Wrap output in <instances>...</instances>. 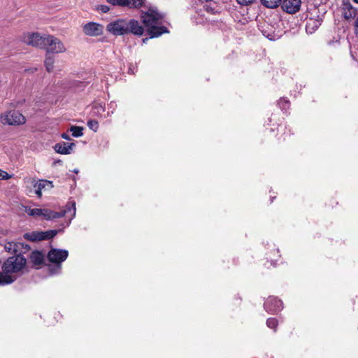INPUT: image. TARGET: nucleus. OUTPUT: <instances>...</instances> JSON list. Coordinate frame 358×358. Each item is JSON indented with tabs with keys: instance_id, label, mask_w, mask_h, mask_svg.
Returning <instances> with one entry per match:
<instances>
[{
	"instance_id": "obj_1",
	"label": "nucleus",
	"mask_w": 358,
	"mask_h": 358,
	"mask_svg": "<svg viewBox=\"0 0 358 358\" xmlns=\"http://www.w3.org/2000/svg\"><path fill=\"white\" fill-rule=\"evenodd\" d=\"M27 259L22 255L8 257L2 265V272H0V285L12 283L16 279L14 275L21 271L26 266Z\"/></svg>"
},
{
	"instance_id": "obj_2",
	"label": "nucleus",
	"mask_w": 358,
	"mask_h": 358,
	"mask_svg": "<svg viewBox=\"0 0 358 358\" xmlns=\"http://www.w3.org/2000/svg\"><path fill=\"white\" fill-rule=\"evenodd\" d=\"M76 202L72 201L66 205L65 208L60 212H55L46 208H32L31 207H24V212L29 216L35 218L42 217L47 220L58 219L67 215L71 213L70 220L76 215Z\"/></svg>"
},
{
	"instance_id": "obj_3",
	"label": "nucleus",
	"mask_w": 358,
	"mask_h": 358,
	"mask_svg": "<svg viewBox=\"0 0 358 358\" xmlns=\"http://www.w3.org/2000/svg\"><path fill=\"white\" fill-rule=\"evenodd\" d=\"M141 17L150 35V38L158 37L163 33L168 32L165 27L158 26L162 23L163 15L156 10L150 8L146 12H142Z\"/></svg>"
},
{
	"instance_id": "obj_4",
	"label": "nucleus",
	"mask_w": 358,
	"mask_h": 358,
	"mask_svg": "<svg viewBox=\"0 0 358 358\" xmlns=\"http://www.w3.org/2000/svg\"><path fill=\"white\" fill-rule=\"evenodd\" d=\"M0 122L4 125L19 126L25 124V117L18 110H10L0 113Z\"/></svg>"
},
{
	"instance_id": "obj_5",
	"label": "nucleus",
	"mask_w": 358,
	"mask_h": 358,
	"mask_svg": "<svg viewBox=\"0 0 358 358\" xmlns=\"http://www.w3.org/2000/svg\"><path fill=\"white\" fill-rule=\"evenodd\" d=\"M47 37V34L42 35L38 32H27L22 35L21 40L27 45L44 49Z\"/></svg>"
},
{
	"instance_id": "obj_6",
	"label": "nucleus",
	"mask_w": 358,
	"mask_h": 358,
	"mask_svg": "<svg viewBox=\"0 0 358 358\" xmlns=\"http://www.w3.org/2000/svg\"><path fill=\"white\" fill-rule=\"evenodd\" d=\"M44 49L48 53L55 54L64 53L67 50L64 43L52 35H48Z\"/></svg>"
},
{
	"instance_id": "obj_7",
	"label": "nucleus",
	"mask_w": 358,
	"mask_h": 358,
	"mask_svg": "<svg viewBox=\"0 0 358 358\" xmlns=\"http://www.w3.org/2000/svg\"><path fill=\"white\" fill-rule=\"evenodd\" d=\"M127 21L125 20H117L109 23L106 29L114 35H123L128 32Z\"/></svg>"
},
{
	"instance_id": "obj_8",
	"label": "nucleus",
	"mask_w": 358,
	"mask_h": 358,
	"mask_svg": "<svg viewBox=\"0 0 358 358\" xmlns=\"http://www.w3.org/2000/svg\"><path fill=\"white\" fill-rule=\"evenodd\" d=\"M69 252L66 250L52 249L48 254V260L58 265V269H60V264L65 261L68 257Z\"/></svg>"
},
{
	"instance_id": "obj_9",
	"label": "nucleus",
	"mask_w": 358,
	"mask_h": 358,
	"mask_svg": "<svg viewBox=\"0 0 358 358\" xmlns=\"http://www.w3.org/2000/svg\"><path fill=\"white\" fill-rule=\"evenodd\" d=\"M301 0H282V8L284 11L289 14L297 13L301 8Z\"/></svg>"
},
{
	"instance_id": "obj_10",
	"label": "nucleus",
	"mask_w": 358,
	"mask_h": 358,
	"mask_svg": "<svg viewBox=\"0 0 358 358\" xmlns=\"http://www.w3.org/2000/svg\"><path fill=\"white\" fill-rule=\"evenodd\" d=\"M83 31L89 36H99L103 33V27L97 23L89 22L83 27Z\"/></svg>"
},
{
	"instance_id": "obj_11",
	"label": "nucleus",
	"mask_w": 358,
	"mask_h": 358,
	"mask_svg": "<svg viewBox=\"0 0 358 358\" xmlns=\"http://www.w3.org/2000/svg\"><path fill=\"white\" fill-rule=\"evenodd\" d=\"M34 182V188L35 193L39 198L42 196L43 190L50 189L53 187L52 182L47 180H40L38 181Z\"/></svg>"
},
{
	"instance_id": "obj_12",
	"label": "nucleus",
	"mask_w": 358,
	"mask_h": 358,
	"mask_svg": "<svg viewBox=\"0 0 358 358\" xmlns=\"http://www.w3.org/2000/svg\"><path fill=\"white\" fill-rule=\"evenodd\" d=\"M282 301L275 297H269L264 303L265 309L269 312H277L282 309Z\"/></svg>"
},
{
	"instance_id": "obj_13",
	"label": "nucleus",
	"mask_w": 358,
	"mask_h": 358,
	"mask_svg": "<svg viewBox=\"0 0 358 358\" xmlns=\"http://www.w3.org/2000/svg\"><path fill=\"white\" fill-rule=\"evenodd\" d=\"M113 6H129L130 8H138L142 6L143 0H106Z\"/></svg>"
},
{
	"instance_id": "obj_14",
	"label": "nucleus",
	"mask_w": 358,
	"mask_h": 358,
	"mask_svg": "<svg viewBox=\"0 0 358 358\" xmlns=\"http://www.w3.org/2000/svg\"><path fill=\"white\" fill-rule=\"evenodd\" d=\"M75 147V144L71 143L68 144L64 142L59 143L55 145L54 149L56 152L62 155H69L71 152L73 148Z\"/></svg>"
},
{
	"instance_id": "obj_15",
	"label": "nucleus",
	"mask_w": 358,
	"mask_h": 358,
	"mask_svg": "<svg viewBox=\"0 0 358 358\" xmlns=\"http://www.w3.org/2000/svg\"><path fill=\"white\" fill-rule=\"evenodd\" d=\"M128 24V32L130 31L132 34L138 36H141L143 34L144 29L142 26L140 25L139 22L135 20H131L127 22Z\"/></svg>"
},
{
	"instance_id": "obj_16",
	"label": "nucleus",
	"mask_w": 358,
	"mask_h": 358,
	"mask_svg": "<svg viewBox=\"0 0 358 358\" xmlns=\"http://www.w3.org/2000/svg\"><path fill=\"white\" fill-rule=\"evenodd\" d=\"M24 247V243H20V242H7L4 245V249L6 251L10 252V253H17L19 252V255H21V248Z\"/></svg>"
},
{
	"instance_id": "obj_17",
	"label": "nucleus",
	"mask_w": 358,
	"mask_h": 358,
	"mask_svg": "<svg viewBox=\"0 0 358 358\" xmlns=\"http://www.w3.org/2000/svg\"><path fill=\"white\" fill-rule=\"evenodd\" d=\"M30 260L33 264L39 266L44 261V254L37 250L33 251L30 255Z\"/></svg>"
},
{
	"instance_id": "obj_18",
	"label": "nucleus",
	"mask_w": 358,
	"mask_h": 358,
	"mask_svg": "<svg viewBox=\"0 0 358 358\" xmlns=\"http://www.w3.org/2000/svg\"><path fill=\"white\" fill-rule=\"evenodd\" d=\"M42 231H31L29 233H25L24 234V238L26 240L30 241H43V235Z\"/></svg>"
},
{
	"instance_id": "obj_19",
	"label": "nucleus",
	"mask_w": 358,
	"mask_h": 358,
	"mask_svg": "<svg viewBox=\"0 0 358 358\" xmlns=\"http://www.w3.org/2000/svg\"><path fill=\"white\" fill-rule=\"evenodd\" d=\"M343 15L346 20L355 17L356 10L351 6H347L343 8Z\"/></svg>"
},
{
	"instance_id": "obj_20",
	"label": "nucleus",
	"mask_w": 358,
	"mask_h": 358,
	"mask_svg": "<svg viewBox=\"0 0 358 358\" xmlns=\"http://www.w3.org/2000/svg\"><path fill=\"white\" fill-rule=\"evenodd\" d=\"M281 1L282 0H261L262 3L268 8L278 7Z\"/></svg>"
},
{
	"instance_id": "obj_21",
	"label": "nucleus",
	"mask_w": 358,
	"mask_h": 358,
	"mask_svg": "<svg viewBox=\"0 0 358 358\" xmlns=\"http://www.w3.org/2000/svg\"><path fill=\"white\" fill-rule=\"evenodd\" d=\"M55 59L52 56H46L45 59V69L48 72H52L54 69Z\"/></svg>"
},
{
	"instance_id": "obj_22",
	"label": "nucleus",
	"mask_w": 358,
	"mask_h": 358,
	"mask_svg": "<svg viewBox=\"0 0 358 358\" xmlns=\"http://www.w3.org/2000/svg\"><path fill=\"white\" fill-rule=\"evenodd\" d=\"M83 128L78 126H71L69 131L72 133V136L74 137H80L83 135Z\"/></svg>"
},
{
	"instance_id": "obj_23",
	"label": "nucleus",
	"mask_w": 358,
	"mask_h": 358,
	"mask_svg": "<svg viewBox=\"0 0 358 358\" xmlns=\"http://www.w3.org/2000/svg\"><path fill=\"white\" fill-rule=\"evenodd\" d=\"M42 235L43 236V240H48V239H50L52 238H53L54 236H56V234H57V230H49V231H42Z\"/></svg>"
},
{
	"instance_id": "obj_24",
	"label": "nucleus",
	"mask_w": 358,
	"mask_h": 358,
	"mask_svg": "<svg viewBox=\"0 0 358 358\" xmlns=\"http://www.w3.org/2000/svg\"><path fill=\"white\" fill-rule=\"evenodd\" d=\"M88 127L94 131H97L99 129V123L96 120H90L87 122Z\"/></svg>"
},
{
	"instance_id": "obj_25",
	"label": "nucleus",
	"mask_w": 358,
	"mask_h": 358,
	"mask_svg": "<svg viewBox=\"0 0 358 358\" xmlns=\"http://www.w3.org/2000/svg\"><path fill=\"white\" fill-rule=\"evenodd\" d=\"M266 324L268 327L275 329L278 325V321L275 318H269L267 320Z\"/></svg>"
},
{
	"instance_id": "obj_26",
	"label": "nucleus",
	"mask_w": 358,
	"mask_h": 358,
	"mask_svg": "<svg viewBox=\"0 0 358 358\" xmlns=\"http://www.w3.org/2000/svg\"><path fill=\"white\" fill-rule=\"evenodd\" d=\"M10 178H11L10 175H9L7 172L0 169V179L8 180Z\"/></svg>"
},
{
	"instance_id": "obj_27",
	"label": "nucleus",
	"mask_w": 358,
	"mask_h": 358,
	"mask_svg": "<svg viewBox=\"0 0 358 358\" xmlns=\"http://www.w3.org/2000/svg\"><path fill=\"white\" fill-rule=\"evenodd\" d=\"M238 3L242 6H247L252 3L255 0H236Z\"/></svg>"
},
{
	"instance_id": "obj_28",
	"label": "nucleus",
	"mask_w": 358,
	"mask_h": 358,
	"mask_svg": "<svg viewBox=\"0 0 358 358\" xmlns=\"http://www.w3.org/2000/svg\"><path fill=\"white\" fill-rule=\"evenodd\" d=\"M99 10H100L101 12L105 13H107L108 10H109V7L108 6H106V5H101L98 7L97 8Z\"/></svg>"
},
{
	"instance_id": "obj_29",
	"label": "nucleus",
	"mask_w": 358,
	"mask_h": 358,
	"mask_svg": "<svg viewBox=\"0 0 358 358\" xmlns=\"http://www.w3.org/2000/svg\"><path fill=\"white\" fill-rule=\"evenodd\" d=\"M21 250H22L21 253L25 252L26 251H28L30 250V247L27 244H24V247L21 248Z\"/></svg>"
},
{
	"instance_id": "obj_30",
	"label": "nucleus",
	"mask_w": 358,
	"mask_h": 358,
	"mask_svg": "<svg viewBox=\"0 0 358 358\" xmlns=\"http://www.w3.org/2000/svg\"><path fill=\"white\" fill-rule=\"evenodd\" d=\"M279 104L280 106L282 107H285V105L286 104H288V101H286L285 99H280V102H279Z\"/></svg>"
},
{
	"instance_id": "obj_31",
	"label": "nucleus",
	"mask_w": 358,
	"mask_h": 358,
	"mask_svg": "<svg viewBox=\"0 0 358 358\" xmlns=\"http://www.w3.org/2000/svg\"><path fill=\"white\" fill-rule=\"evenodd\" d=\"M355 33L356 35H358V17L356 19L355 22Z\"/></svg>"
},
{
	"instance_id": "obj_32",
	"label": "nucleus",
	"mask_w": 358,
	"mask_h": 358,
	"mask_svg": "<svg viewBox=\"0 0 358 358\" xmlns=\"http://www.w3.org/2000/svg\"><path fill=\"white\" fill-rule=\"evenodd\" d=\"M61 137H62L63 139H65V140H68V141H70V140H71L70 136H69L67 134H66V133H63V134H62Z\"/></svg>"
},
{
	"instance_id": "obj_33",
	"label": "nucleus",
	"mask_w": 358,
	"mask_h": 358,
	"mask_svg": "<svg viewBox=\"0 0 358 358\" xmlns=\"http://www.w3.org/2000/svg\"><path fill=\"white\" fill-rule=\"evenodd\" d=\"M148 40V38H144V39H143V42L145 43Z\"/></svg>"
},
{
	"instance_id": "obj_34",
	"label": "nucleus",
	"mask_w": 358,
	"mask_h": 358,
	"mask_svg": "<svg viewBox=\"0 0 358 358\" xmlns=\"http://www.w3.org/2000/svg\"><path fill=\"white\" fill-rule=\"evenodd\" d=\"M73 172H74V173H78V170L75 169V170L73 171Z\"/></svg>"
},
{
	"instance_id": "obj_35",
	"label": "nucleus",
	"mask_w": 358,
	"mask_h": 358,
	"mask_svg": "<svg viewBox=\"0 0 358 358\" xmlns=\"http://www.w3.org/2000/svg\"><path fill=\"white\" fill-rule=\"evenodd\" d=\"M353 1H354V2H355V3H358V0H353Z\"/></svg>"
}]
</instances>
